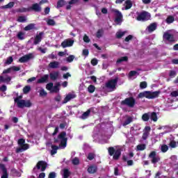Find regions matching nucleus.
Here are the masks:
<instances>
[{"label":"nucleus","mask_w":178,"mask_h":178,"mask_svg":"<svg viewBox=\"0 0 178 178\" xmlns=\"http://www.w3.org/2000/svg\"><path fill=\"white\" fill-rule=\"evenodd\" d=\"M161 94V91H144L140 92L138 95V98H147V99H154V98H158Z\"/></svg>","instance_id":"f257e3e1"},{"label":"nucleus","mask_w":178,"mask_h":178,"mask_svg":"<svg viewBox=\"0 0 178 178\" xmlns=\"http://www.w3.org/2000/svg\"><path fill=\"white\" fill-rule=\"evenodd\" d=\"M59 140H61L59 147H60L61 148H66V145H67V138H66L65 131H62L61 133H60L58 136V138H54V143H59Z\"/></svg>","instance_id":"f03ea898"},{"label":"nucleus","mask_w":178,"mask_h":178,"mask_svg":"<svg viewBox=\"0 0 178 178\" xmlns=\"http://www.w3.org/2000/svg\"><path fill=\"white\" fill-rule=\"evenodd\" d=\"M108 155L113 156L114 161H119V158L122 156V149H115V147H110L108 148Z\"/></svg>","instance_id":"7ed1b4c3"},{"label":"nucleus","mask_w":178,"mask_h":178,"mask_svg":"<svg viewBox=\"0 0 178 178\" xmlns=\"http://www.w3.org/2000/svg\"><path fill=\"white\" fill-rule=\"evenodd\" d=\"M15 104H17V106L20 108L21 109H23V108H30L33 105L31 102L30 100H24V99H19L18 98H15L14 99Z\"/></svg>","instance_id":"20e7f679"},{"label":"nucleus","mask_w":178,"mask_h":178,"mask_svg":"<svg viewBox=\"0 0 178 178\" xmlns=\"http://www.w3.org/2000/svg\"><path fill=\"white\" fill-rule=\"evenodd\" d=\"M118 81H119V77L108 80L106 83V88L110 90V91H115L116 90V86H118Z\"/></svg>","instance_id":"39448f33"},{"label":"nucleus","mask_w":178,"mask_h":178,"mask_svg":"<svg viewBox=\"0 0 178 178\" xmlns=\"http://www.w3.org/2000/svg\"><path fill=\"white\" fill-rule=\"evenodd\" d=\"M121 105L128 106L129 108H134L136 105V99L133 97H129L121 102Z\"/></svg>","instance_id":"423d86ee"},{"label":"nucleus","mask_w":178,"mask_h":178,"mask_svg":"<svg viewBox=\"0 0 178 178\" xmlns=\"http://www.w3.org/2000/svg\"><path fill=\"white\" fill-rule=\"evenodd\" d=\"M151 15L147 11H143L142 13L138 15L136 20L138 22H145L146 20H149Z\"/></svg>","instance_id":"0eeeda50"},{"label":"nucleus","mask_w":178,"mask_h":178,"mask_svg":"<svg viewBox=\"0 0 178 178\" xmlns=\"http://www.w3.org/2000/svg\"><path fill=\"white\" fill-rule=\"evenodd\" d=\"M35 168L38 170L41 169V172H45V170L48 168V163L45 161H39L33 169L35 170Z\"/></svg>","instance_id":"6e6552de"},{"label":"nucleus","mask_w":178,"mask_h":178,"mask_svg":"<svg viewBox=\"0 0 178 178\" xmlns=\"http://www.w3.org/2000/svg\"><path fill=\"white\" fill-rule=\"evenodd\" d=\"M149 158L152 159V163L154 164L158 163V162L161 161V157L156 155V152L155 151H152L150 152V154H149Z\"/></svg>","instance_id":"1a4fd4ad"},{"label":"nucleus","mask_w":178,"mask_h":178,"mask_svg":"<svg viewBox=\"0 0 178 178\" xmlns=\"http://www.w3.org/2000/svg\"><path fill=\"white\" fill-rule=\"evenodd\" d=\"M34 58V56L33 54H26L25 56H23L19 59V62L20 63H26V62H29L30 59H33Z\"/></svg>","instance_id":"9d476101"},{"label":"nucleus","mask_w":178,"mask_h":178,"mask_svg":"<svg viewBox=\"0 0 178 178\" xmlns=\"http://www.w3.org/2000/svg\"><path fill=\"white\" fill-rule=\"evenodd\" d=\"M0 170L2 172L1 178H9V174H8V169L4 164L0 163Z\"/></svg>","instance_id":"9b49d317"},{"label":"nucleus","mask_w":178,"mask_h":178,"mask_svg":"<svg viewBox=\"0 0 178 178\" xmlns=\"http://www.w3.org/2000/svg\"><path fill=\"white\" fill-rule=\"evenodd\" d=\"M163 38L165 41H169V42H174L175 41V36L168 32L163 33Z\"/></svg>","instance_id":"f8f14e48"},{"label":"nucleus","mask_w":178,"mask_h":178,"mask_svg":"<svg viewBox=\"0 0 178 178\" xmlns=\"http://www.w3.org/2000/svg\"><path fill=\"white\" fill-rule=\"evenodd\" d=\"M73 44H74V40L67 39L62 42L61 47L63 48H67L68 47H73Z\"/></svg>","instance_id":"ddd939ff"},{"label":"nucleus","mask_w":178,"mask_h":178,"mask_svg":"<svg viewBox=\"0 0 178 178\" xmlns=\"http://www.w3.org/2000/svg\"><path fill=\"white\" fill-rule=\"evenodd\" d=\"M114 13H115V22L120 23V22H122V19H123V15H122V13L119 11V10H114Z\"/></svg>","instance_id":"4468645a"},{"label":"nucleus","mask_w":178,"mask_h":178,"mask_svg":"<svg viewBox=\"0 0 178 178\" xmlns=\"http://www.w3.org/2000/svg\"><path fill=\"white\" fill-rule=\"evenodd\" d=\"M76 97L77 95H76V94L74 93H68L65 97L63 104H67L69 101H70L71 99H74V98H76Z\"/></svg>","instance_id":"2eb2a0df"},{"label":"nucleus","mask_w":178,"mask_h":178,"mask_svg":"<svg viewBox=\"0 0 178 178\" xmlns=\"http://www.w3.org/2000/svg\"><path fill=\"white\" fill-rule=\"evenodd\" d=\"M43 35L44 32H40L39 34L36 35L33 41L34 45H38V44H40V42L42 41Z\"/></svg>","instance_id":"dca6fc26"},{"label":"nucleus","mask_w":178,"mask_h":178,"mask_svg":"<svg viewBox=\"0 0 178 178\" xmlns=\"http://www.w3.org/2000/svg\"><path fill=\"white\" fill-rule=\"evenodd\" d=\"M31 10H33V12H41V6H40V4L38 3L32 4L31 7H29V12H31Z\"/></svg>","instance_id":"f3484780"},{"label":"nucleus","mask_w":178,"mask_h":178,"mask_svg":"<svg viewBox=\"0 0 178 178\" xmlns=\"http://www.w3.org/2000/svg\"><path fill=\"white\" fill-rule=\"evenodd\" d=\"M29 144L24 143L20 146V147L17 148L16 152L17 154H19V152H22L23 151H26L29 149Z\"/></svg>","instance_id":"a211bd4d"},{"label":"nucleus","mask_w":178,"mask_h":178,"mask_svg":"<svg viewBox=\"0 0 178 178\" xmlns=\"http://www.w3.org/2000/svg\"><path fill=\"white\" fill-rule=\"evenodd\" d=\"M80 0H71L68 2L69 5H67L66 6V9L67 10H70V9H72V6L70 5H74L76 3H78V2ZM83 2H88V1L90 0H83Z\"/></svg>","instance_id":"6ab92c4d"},{"label":"nucleus","mask_w":178,"mask_h":178,"mask_svg":"<svg viewBox=\"0 0 178 178\" xmlns=\"http://www.w3.org/2000/svg\"><path fill=\"white\" fill-rule=\"evenodd\" d=\"M97 170H98V167L95 165H90L88 168V172L90 173V175H93V173H97Z\"/></svg>","instance_id":"aec40b11"},{"label":"nucleus","mask_w":178,"mask_h":178,"mask_svg":"<svg viewBox=\"0 0 178 178\" xmlns=\"http://www.w3.org/2000/svg\"><path fill=\"white\" fill-rule=\"evenodd\" d=\"M49 79V75L44 74L43 76H42L40 79H39L38 80V83L39 84H42L44 83H46L48 81Z\"/></svg>","instance_id":"412c9836"},{"label":"nucleus","mask_w":178,"mask_h":178,"mask_svg":"<svg viewBox=\"0 0 178 178\" xmlns=\"http://www.w3.org/2000/svg\"><path fill=\"white\" fill-rule=\"evenodd\" d=\"M49 77H50V79H51L53 81H55V80H58V78L59 77V72L50 73Z\"/></svg>","instance_id":"4be33fe9"},{"label":"nucleus","mask_w":178,"mask_h":178,"mask_svg":"<svg viewBox=\"0 0 178 178\" xmlns=\"http://www.w3.org/2000/svg\"><path fill=\"white\" fill-rule=\"evenodd\" d=\"M70 175H72V172H70V170H69V169L64 168L63 170V178H69Z\"/></svg>","instance_id":"5701e85b"},{"label":"nucleus","mask_w":178,"mask_h":178,"mask_svg":"<svg viewBox=\"0 0 178 178\" xmlns=\"http://www.w3.org/2000/svg\"><path fill=\"white\" fill-rule=\"evenodd\" d=\"M49 67H50V69H58V67H59V62L58 61L51 62L49 64Z\"/></svg>","instance_id":"b1692460"},{"label":"nucleus","mask_w":178,"mask_h":178,"mask_svg":"<svg viewBox=\"0 0 178 178\" xmlns=\"http://www.w3.org/2000/svg\"><path fill=\"white\" fill-rule=\"evenodd\" d=\"M157 25L156 23H152L148 26L149 33H152V31H155L156 30Z\"/></svg>","instance_id":"393cba45"},{"label":"nucleus","mask_w":178,"mask_h":178,"mask_svg":"<svg viewBox=\"0 0 178 178\" xmlns=\"http://www.w3.org/2000/svg\"><path fill=\"white\" fill-rule=\"evenodd\" d=\"M58 149L59 146H56L55 145H51V155H55V154H57Z\"/></svg>","instance_id":"a878e982"},{"label":"nucleus","mask_w":178,"mask_h":178,"mask_svg":"<svg viewBox=\"0 0 178 178\" xmlns=\"http://www.w3.org/2000/svg\"><path fill=\"white\" fill-rule=\"evenodd\" d=\"M90 113H91V109H88L87 111L84 112L81 115V119H83V120L87 119V118H88V116H90Z\"/></svg>","instance_id":"bb28decb"},{"label":"nucleus","mask_w":178,"mask_h":178,"mask_svg":"<svg viewBox=\"0 0 178 178\" xmlns=\"http://www.w3.org/2000/svg\"><path fill=\"white\" fill-rule=\"evenodd\" d=\"M10 80H12V78L10 76H8L6 78L0 76V83H9V81H10Z\"/></svg>","instance_id":"cd10ccee"},{"label":"nucleus","mask_w":178,"mask_h":178,"mask_svg":"<svg viewBox=\"0 0 178 178\" xmlns=\"http://www.w3.org/2000/svg\"><path fill=\"white\" fill-rule=\"evenodd\" d=\"M16 12L17 13H26V12H30V8H18L17 9Z\"/></svg>","instance_id":"c85d7f7f"},{"label":"nucleus","mask_w":178,"mask_h":178,"mask_svg":"<svg viewBox=\"0 0 178 178\" xmlns=\"http://www.w3.org/2000/svg\"><path fill=\"white\" fill-rule=\"evenodd\" d=\"M67 3V2H66V1L65 0H59L57 2V8L59 9V8H63V6H65V5H66Z\"/></svg>","instance_id":"c756f323"},{"label":"nucleus","mask_w":178,"mask_h":178,"mask_svg":"<svg viewBox=\"0 0 178 178\" xmlns=\"http://www.w3.org/2000/svg\"><path fill=\"white\" fill-rule=\"evenodd\" d=\"M13 6H15V2L11 1V2L8 3L7 5L3 6L1 8H2V9H12V8H13Z\"/></svg>","instance_id":"7c9ffc66"},{"label":"nucleus","mask_w":178,"mask_h":178,"mask_svg":"<svg viewBox=\"0 0 178 178\" xmlns=\"http://www.w3.org/2000/svg\"><path fill=\"white\" fill-rule=\"evenodd\" d=\"M131 6H133V3H131V1L127 0L125 1V10H129V9H131Z\"/></svg>","instance_id":"2f4dec72"},{"label":"nucleus","mask_w":178,"mask_h":178,"mask_svg":"<svg viewBox=\"0 0 178 178\" xmlns=\"http://www.w3.org/2000/svg\"><path fill=\"white\" fill-rule=\"evenodd\" d=\"M165 22H166L167 24H172V23H173V22H175V17H173L172 15H169L166 18Z\"/></svg>","instance_id":"473e14b6"},{"label":"nucleus","mask_w":178,"mask_h":178,"mask_svg":"<svg viewBox=\"0 0 178 178\" xmlns=\"http://www.w3.org/2000/svg\"><path fill=\"white\" fill-rule=\"evenodd\" d=\"M131 122H133V118L129 116L127 120L124 122V123L122 124V126H127V124H130V123H131Z\"/></svg>","instance_id":"72a5a7b5"},{"label":"nucleus","mask_w":178,"mask_h":178,"mask_svg":"<svg viewBox=\"0 0 178 178\" xmlns=\"http://www.w3.org/2000/svg\"><path fill=\"white\" fill-rule=\"evenodd\" d=\"M129 60V57L127 56L121 57L117 60V63H122V62H127Z\"/></svg>","instance_id":"f704fd0d"},{"label":"nucleus","mask_w":178,"mask_h":178,"mask_svg":"<svg viewBox=\"0 0 178 178\" xmlns=\"http://www.w3.org/2000/svg\"><path fill=\"white\" fill-rule=\"evenodd\" d=\"M35 27V24H29L26 26L24 27L25 31H29V30H33Z\"/></svg>","instance_id":"c9c22d12"},{"label":"nucleus","mask_w":178,"mask_h":178,"mask_svg":"<svg viewBox=\"0 0 178 178\" xmlns=\"http://www.w3.org/2000/svg\"><path fill=\"white\" fill-rule=\"evenodd\" d=\"M150 119H151V120H153V122H157L158 121V115H156V113L152 112L151 113Z\"/></svg>","instance_id":"e433bc0d"},{"label":"nucleus","mask_w":178,"mask_h":178,"mask_svg":"<svg viewBox=\"0 0 178 178\" xmlns=\"http://www.w3.org/2000/svg\"><path fill=\"white\" fill-rule=\"evenodd\" d=\"M126 34V32H122V31H118L115 33V37L116 38H118V40H120V38H122V37H123V35H124Z\"/></svg>","instance_id":"4c0bfd02"},{"label":"nucleus","mask_w":178,"mask_h":178,"mask_svg":"<svg viewBox=\"0 0 178 178\" xmlns=\"http://www.w3.org/2000/svg\"><path fill=\"white\" fill-rule=\"evenodd\" d=\"M146 147H147L145 144H140L136 146L138 151H144V149H145Z\"/></svg>","instance_id":"58836bf2"},{"label":"nucleus","mask_w":178,"mask_h":178,"mask_svg":"<svg viewBox=\"0 0 178 178\" xmlns=\"http://www.w3.org/2000/svg\"><path fill=\"white\" fill-rule=\"evenodd\" d=\"M59 86H60V83H57L56 86H53L51 92H59Z\"/></svg>","instance_id":"ea45409f"},{"label":"nucleus","mask_w":178,"mask_h":178,"mask_svg":"<svg viewBox=\"0 0 178 178\" xmlns=\"http://www.w3.org/2000/svg\"><path fill=\"white\" fill-rule=\"evenodd\" d=\"M31 90V87L30 86H26L23 88L24 94H29V92H30Z\"/></svg>","instance_id":"a19ab883"},{"label":"nucleus","mask_w":178,"mask_h":178,"mask_svg":"<svg viewBox=\"0 0 178 178\" xmlns=\"http://www.w3.org/2000/svg\"><path fill=\"white\" fill-rule=\"evenodd\" d=\"M104 35V29H99L96 33L97 38H101Z\"/></svg>","instance_id":"79ce46f5"},{"label":"nucleus","mask_w":178,"mask_h":178,"mask_svg":"<svg viewBox=\"0 0 178 178\" xmlns=\"http://www.w3.org/2000/svg\"><path fill=\"white\" fill-rule=\"evenodd\" d=\"M88 92H90V94H92V92H94L95 91V86L93 85H90L88 87Z\"/></svg>","instance_id":"37998d69"},{"label":"nucleus","mask_w":178,"mask_h":178,"mask_svg":"<svg viewBox=\"0 0 178 178\" xmlns=\"http://www.w3.org/2000/svg\"><path fill=\"white\" fill-rule=\"evenodd\" d=\"M142 120L143 122H148V120H149V115L148 113H144L142 116Z\"/></svg>","instance_id":"c03bdc74"},{"label":"nucleus","mask_w":178,"mask_h":178,"mask_svg":"<svg viewBox=\"0 0 178 178\" xmlns=\"http://www.w3.org/2000/svg\"><path fill=\"white\" fill-rule=\"evenodd\" d=\"M169 149V147L167 145H161V152H168V150Z\"/></svg>","instance_id":"a18cd8bd"},{"label":"nucleus","mask_w":178,"mask_h":178,"mask_svg":"<svg viewBox=\"0 0 178 178\" xmlns=\"http://www.w3.org/2000/svg\"><path fill=\"white\" fill-rule=\"evenodd\" d=\"M48 26H55L56 23L55 22V20L49 19L47 21Z\"/></svg>","instance_id":"49530a36"},{"label":"nucleus","mask_w":178,"mask_h":178,"mask_svg":"<svg viewBox=\"0 0 178 178\" xmlns=\"http://www.w3.org/2000/svg\"><path fill=\"white\" fill-rule=\"evenodd\" d=\"M13 62V57L9 56L7 60H6V65H11Z\"/></svg>","instance_id":"de8ad7c7"},{"label":"nucleus","mask_w":178,"mask_h":178,"mask_svg":"<svg viewBox=\"0 0 178 178\" xmlns=\"http://www.w3.org/2000/svg\"><path fill=\"white\" fill-rule=\"evenodd\" d=\"M18 40H24V33L23 32H19L17 35Z\"/></svg>","instance_id":"09e8293b"},{"label":"nucleus","mask_w":178,"mask_h":178,"mask_svg":"<svg viewBox=\"0 0 178 178\" xmlns=\"http://www.w3.org/2000/svg\"><path fill=\"white\" fill-rule=\"evenodd\" d=\"M47 90L49 91H52V88H54V83H49L46 86Z\"/></svg>","instance_id":"8fccbe9b"},{"label":"nucleus","mask_w":178,"mask_h":178,"mask_svg":"<svg viewBox=\"0 0 178 178\" xmlns=\"http://www.w3.org/2000/svg\"><path fill=\"white\" fill-rule=\"evenodd\" d=\"M26 20V17L24 16H19L17 19V22H19V23H24Z\"/></svg>","instance_id":"3c124183"},{"label":"nucleus","mask_w":178,"mask_h":178,"mask_svg":"<svg viewBox=\"0 0 178 178\" xmlns=\"http://www.w3.org/2000/svg\"><path fill=\"white\" fill-rule=\"evenodd\" d=\"M147 84L146 81L140 82V88H141V90H144V88H147Z\"/></svg>","instance_id":"603ef678"},{"label":"nucleus","mask_w":178,"mask_h":178,"mask_svg":"<svg viewBox=\"0 0 178 178\" xmlns=\"http://www.w3.org/2000/svg\"><path fill=\"white\" fill-rule=\"evenodd\" d=\"M73 60H74V56L73 55H70L67 58V62H68V63H72Z\"/></svg>","instance_id":"864d4df0"},{"label":"nucleus","mask_w":178,"mask_h":178,"mask_svg":"<svg viewBox=\"0 0 178 178\" xmlns=\"http://www.w3.org/2000/svg\"><path fill=\"white\" fill-rule=\"evenodd\" d=\"M90 63L92 66H97L98 65V60L97 58H92Z\"/></svg>","instance_id":"5fc2aeb1"},{"label":"nucleus","mask_w":178,"mask_h":178,"mask_svg":"<svg viewBox=\"0 0 178 178\" xmlns=\"http://www.w3.org/2000/svg\"><path fill=\"white\" fill-rule=\"evenodd\" d=\"M176 74H177L176 71L170 70V73H169V76L171 77V78L176 77Z\"/></svg>","instance_id":"6e6d98bb"},{"label":"nucleus","mask_w":178,"mask_h":178,"mask_svg":"<svg viewBox=\"0 0 178 178\" xmlns=\"http://www.w3.org/2000/svg\"><path fill=\"white\" fill-rule=\"evenodd\" d=\"M80 163V160L79 158L75 157L74 159H72V164L73 165H79Z\"/></svg>","instance_id":"4d7b16f0"},{"label":"nucleus","mask_w":178,"mask_h":178,"mask_svg":"<svg viewBox=\"0 0 178 178\" xmlns=\"http://www.w3.org/2000/svg\"><path fill=\"white\" fill-rule=\"evenodd\" d=\"M95 158V154H94V153H89L88 154V159H89V161H92V159H94Z\"/></svg>","instance_id":"13d9d810"},{"label":"nucleus","mask_w":178,"mask_h":178,"mask_svg":"<svg viewBox=\"0 0 178 178\" xmlns=\"http://www.w3.org/2000/svg\"><path fill=\"white\" fill-rule=\"evenodd\" d=\"M169 146L171 147V148H176L177 147V145H176V141L175 140H171L169 143Z\"/></svg>","instance_id":"bf43d9fd"},{"label":"nucleus","mask_w":178,"mask_h":178,"mask_svg":"<svg viewBox=\"0 0 178 178\" xmlns=\"http://www.w3.org/2000/svg\"><path fill=\"white\" fill-rule=\"evenodd\" d=\"M90 54V51H88V49H84L82 51V55H83V56H88Z\"/></svg>","instance_id":"052dcab7"},{"label":"nucleus","mask_w":178,"mask_h":178,"mask_svg":"<svg viewBox=\"0 0 178 178\" xmlns=\"http://www.w3.org/2000/svg\"><path fill=\"white\" fill-rule=\"evenodd\" d=\"M25 143H26V140H24L23 138H20L18 140V145H19L20 147Z\"/></svg>","instance_id":"680f3d73"},{"label":"nucleus","mask_w":178,"mask_h":178,"mask_svg":"<svg viewBox=\"0 0 178 178\" xmlns=\"http://www.w3.org/2000/svg\"><path fill=\"white\" fill-rule=\"evenodd\" d=\"M20 67H17V66H12L11 67V70L12 72H19L20 70Z\"/></svg>","instance_id":"e2e57ef3"},{"label":"nucleus","mask_w":178,"mask_h":178,"mask_svg":"<svg viewBox=\"0 0 178 178\" xmlns=\"http://www.w3.org/2000/svg\"><path fill=\"white\" fill-rule=\"evenodd\" d=\"M83 41H84V42L88 43V42H90V41H91V40H90V38L88 37V35H83Z\"/></svg>","instance_id":"0e129e2a"},{"label":"nucleus","mask_w":178,"mask_h":178,"mask_svg":"<svg viewBox=\"0 0 178 178\" xmlns=\"http://www.w3.org/2000/svg\"><path fill=\"white\" fill-rule=\"evenodd\" d=\"M148 136H149V133L143 132V136H142L143 140H147V138H148Z\"/></svg>","instance_id":"69168bd1"},{"label":"nucleus","mask_w":178,"mask_h":178,"mask_svg":"<svg viewBox=\"0 0 178 178\" xmlns=\"http://www.w3.org/2000/svg\"><path fill=\"white\" fill-rule=\"evenodd\" d=\"M137 71H131L129 74V77H134L137 74Z\"/></svg>","instance_id":"338daca9"},{"label":"nucleus","mask_w":178,"mask_h":178,"mask_svg":"<svg viewBox=\"0 0 178 178\" xmlns=\"http://www.w3.org/2000/svg\"><path fill=\"white\" fill-rule=\"evenodd\" d=\"M55 177H56V173H55V172H52L49 174L48 178H55Z\"/></svg>","instance_id":"774afa93"}]
</instances>
